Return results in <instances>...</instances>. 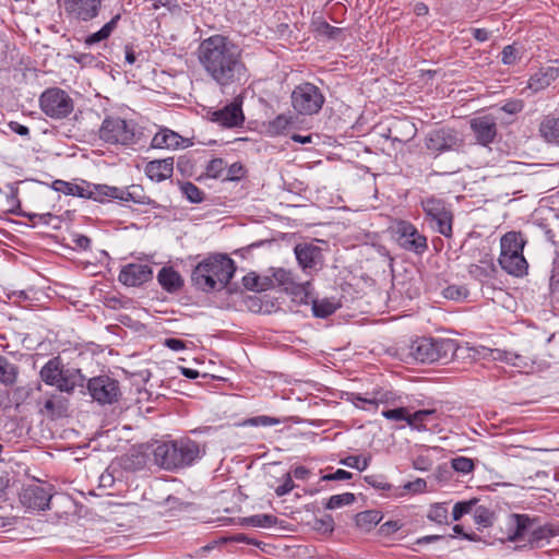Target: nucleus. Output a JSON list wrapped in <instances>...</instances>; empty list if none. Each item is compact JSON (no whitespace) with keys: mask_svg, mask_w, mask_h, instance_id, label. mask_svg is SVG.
<instances>
[{"mask_svg":"<svg viewBox=\"0 0 559 559\" xmlns=\"http://www.w3.org/2000/svg\"><path fill=\"white\" fill-rule=\"evenodd\" d=\"M409 426L418 431H439L437 411L421 409L413 413Z\"/></svg>","mask_w":559,"mask_h":559,"instance_id":"obj_24","label":"nucleus"},{"mask_svg":"<svg viewBox=\"0 0 559 559\" xmlns=\"http://www.w3.org/2000/svg\"><path fill=\"white\" fill-rule=\"evenodd\" d=\"M243 176V167L239 163H234L229 166L226 180H238Z\"/></svg>","mask_w":559,"mask_h":559,"instance_id":"obj_60","label":"nucleus"},{"mask_svg":"<svg viewBox=\"0 0 559 559\" xmlns=\"http://www.w3.org/2000/svg\"><path fill=\"white\" fill-rule=\"evenodd\" d=\"M294 487H295V484L293 481L292 475L286 474L285 478H284V483L275 489V493L277 497H283V496L289 493L294 489Z\"/></svg>","mask_w":559,"mask_h":559,"instance_id":"obj_57","label":"nucleus"},{"mask_svg":"<svg viewBox=\"0 0 559 559\" xmlns=\"http://www.w3.org/2000/svg\"><path fill=\"white\" fill-rule=\"evenodd\" d=\"M460 144L461 141L457 136V132L449 128L432 130L425 139L426 148L436 155L455 150Z\"/></svg>","mask_w":559,"mask_h":559,"instance_id":"obj_14","label":"nucleus"},{"mask_svg":"<svg viewBox=\"0 0 559 559\" xmlns=\"http://www.w3.org/2000/svg\"><path fill=\"white\" fill-rule=\"evenodd\" d=\"M253 526L272 527L277 523V518L271 514H257L248 519Z\"/></svg>","mask_w":559,"mask_h":559,"instance_id":"obj_47","label":"nucleus"},{"mask_svg":"<svg viewBox=\"0 0 559 559\" xmlns=\"http://www.w3.org/2000/svg\"><path fill=\"white\" fill-rule=\"evenodd\" d=\"M39 107L47 117L61 120L72 114L74 100L64 90L49 87L39 96Z\"/></svg>","mask_w":559,"mask_h":559,"instance_id":"obj_8","label":"nucleus"},{"mask_svg":"<svg viewBox=\"0 0 559 559\" xmlns=\"http://www.w3.org/2000/svg\"><path fill=\"white\" fill-rule=\"evenodd\" d=\"M355 501V496L352 492H344L341 495L331 496L325 503V508L330 510L338 509L344 506H349Z\"/></svg>","mask_w":559,"mask_h":559,"instance_id":"obj_39","label":"nucleus"},{"mask_svg":"<svg viewBox=\"0 0 559 559\" xmlns=\"http://www.w3.org/2000/svg\"><path fill=\"white\" fill-rule=\"evenodd\" d=\"M45 412L51 417H61L67 413V401L57 395H51L44 403Z\"/></svg>","mask_w":559,"mask_h":559,"instance_id":"obj_34","label":"nucleus"},{"mask_svg":"<svg viewBox=\"0 0 559 559\" xmlns=\"http://www.w3.org/2000/svg\"><path fill=\"white\" fill-rule=\"evenodd\" d=\"M341 304L333 298H322L312 301V312L317 318H328L333 314Z\"/></svg>","mask_w":559,"mask_h":559,"instance_id":"obj_31","label":"nucleus"},{"mask_svg":"<svg viewBox=\"0 0 559 559\" xmlns=\"http://www.w3.org/2000/svg\"><path fill=\"white\" fill-rule=\"evenodd\" d=\"M539 134L546 142L559 144V117L545 116L539 124Z\"/></svg>","mask_w":559,"mask_h":559,"instance_id":"obj_25","label":"nucleus"},{"mask_svg":"<svg viewBox=\"0 0 559 559\" xmlns=\"http://www.w3.org/2000/svg\"><path fill=\"white\" fill-rule=\"evenodd\" d=\"M52 188L56 191L61 192L66 195H73V197H80V198H85V195H90L87 182H83L82 185H76V183L64 181V180H55L52 182Z\"/></svg>","mask_w":559,"mask_h":559,"instance_id":"obj_29","label":"nucleus"},{"mask_svg":"<svg viewBox=\"0 0 559 559\" xmlns=\"http://www.w3.org/2000/svg\"><path fill=\"white\" fill-rule=\"evenodd\" d=\"M428 519L438 524L447 523L448 521V508L444 503H435L430 507L428 512Z\"/></svg>","mask_w":559,"mask_h":559,"instance_id":"obj_43","label":"nucleus"},{"mask_svg":"<svg viewBox=\"0 0 559 559\" xmlns=\"http://www.w3.org/2000/svg\"><path fill=\"white\" fill-rule=\"evenodd\" d=\"M471 129L477 143L487 146L497 136V118L492 115H483L471 119Z\"/></svg>","mask_w":559,"mask_h":559,"instance_id":"obj_16","label":"nucleus"},{"mask_svg":"<svg viewBox=\"0 0 559 559\" xmlns=\"http://www.w3.org/2000/svg\"><path fill=\"white\" fill-rule=\"evenodd\" d=\"M313 528L318 532L332 533L334 530L333 518L326 514L320 519H316L313 522Z\"/></svg>","mask_w":559,"mask_h":559,"instance_id":"obj_50","label":"nucleus"},{"mask_svg":"<svg viewBox=\"0 0 559 559\" xmlns=\"http://www.w3.org/2000/svg\"><path fill=\"white\" fill-rule=\"evenodd\" d=\"M474 520L476 524L488 527L492 524V513L488 509L479 507L475 511Z\"/></svg>","mask_w":559,"mask_h":559,"instance_id":"obj_49","label":"nucleus"},{"mask_svg":"<svg viewBox=\"0 0 559 559\" xmlns=\"http://www.w3.org/2000/svg\"><path fill=\"white\" fill-rule=\"evenodd\" d=\"M8 211L15 213L16 209L20 206V201L17 199V189L10 187V192L7 195Z\"/></svg>","mask_w":559,"mask_h":559,"instance_id":"obj_59","label":"nucleus"},{"mask_svg":"<svg viewBox=\"0 0 559 559\" xmlns=\"http://www.w3.org/2000/svg\"><path fill=\"white\" fill-rule=\"evenodd\" d=\"M272 277L278 286L295 297L306 296L310 286L309 282L305 284L298 283L290 271L282 267L274 270Z\"/></svg>","mask_w":559,"mask_h":559,"instance_id":"obj_19","label":"nucleus"},{"mask_svg":"<svg viewBox=\"0 0 559 559\" xmlns=\"http://www.w3.org/2000/svg\"><path fill=\"white\" fill-rule=\"evenodd\" d=\"M524 108V103L521 99H511L508 100L500 110L508 115H516L521 112Z\"/></svg>","mask_w":559,"mask_h":559,"instance_id":"obj_55","label":"nucleus"},{"mask_svg":"<svg viewBox=\"0 0 559 559\" xmlns=\"http://www.w3.org/2000/svg\"><path fill=\"white\" fill-rule=\"evenodd\" d=\"M153 277V270L148 264L129 263L119 273L118 280L128 287L141 286Z\"/></svg>","mask_w":559,"mask_h":559,"instance_id":"obj_15","label":"nucleus"},{"mask_svg":"<svg viewBox=\"0 0 559 559\" xmlns=\"http://www.w3.org/2000/svg\"><path fill=\"white\" fill-rule=\"evenodd\" d=\"M452 468L461 474H469L475 468L474 460L465 456H457L451 460Z\"/></svg>","mask_w":559,"mask_h":559,"instance_id":"obj_44","label":"nucleus"},{"mask_svg":"<svg viewBox=\"0 0 559 559\" xmlns=\"http://www.w3.org/2000/svg\"><path fill=\"white\" fill-rule=\"evenodd\" d=\"M251 426H275L280 424V419L266 415L255 416L247 421Z\"/></svg>","mask_w":559,"mask_h":559,"instance_id":"obj_53","label":"nucleus"},{"mask_svg":"<svg viewBox=\"0 0 559 559\" xmlns=\"http://www.w3.org/2000/svg\"><path fill=\"white\" fill-rule=\"evenodd\" d=\"M290 123L292 117L280 115L273 121L270 122L269 130L274 134H280L284 132Z\"/></svg>","mask_w":559,"mask_h":559,"instance_id":"obj_48","label":"nucleus"},{"mask_svg":"<svg viewBox=\"0 0 559 559\" xmlns=\"http://www.w3.org/2000/svg\"><path fill=\"white\" fill-rule=\"evenodd\" d=\"M294 251L304 271L316 269L322 259L321 249L313 245L299 243Z\"/></svg>","mask_w":559,"mask_h":559,"instance_id":"obj_21","label":"nucleus"},{"mask_svg":"<svg viewBox=\"0 0 559 559\" xmlns=\"http://www.w3.org/2000/svg\"><path fill=\"white\" fill-rule=\"evenodd\" d=\"M103 0H61V7L70 22L87 23L98 17Z\"/></svg>","mask_w":559,"mask_h":559,"instance_id":"obj_11","label":"nucleus"},{"mask_svg":"<svg viewBox=\"0 0 559 559\" xmlns=\"http://www.w3.org/2000/svg\"><path fill=\"white\" fill-rule=\"evenodd\" d=\"M180 191L191 203H201L204 200V192L190 181L180 183Z\"/></svg>","mask_w":559,"mask_h":559,"instance_id":"obj_38","label":"nucleus"},{"mask_svg":"<svg viewBox=\"0 0 559 559\" xmlns=\"http://www.w3.org/2000/svg\"><path fill=\"white\" fill-rule=\"evenodd\" d=\"M160 286L169 292H176L182 286V281L178 272L173 267H162L157 275Z\"/></svg>","mask_w":559,"mask_h":559,"instance_id":"obj_28","label":"nucleus"},{"mask_svg":"<svg viewBox=\"0 0 559 559\" xmlns=\"http://www.w3.org/2000/svg\"><path fill=\"white\" fill-rule=\"evenodd\" d=\"M382 416L389 420L394 421H406L409 425V420L412 419V414L405 407H397L394 409H383L381 412Z\"/></svg>","mask_w":559,"mask_h":559,"instance_id":"obj_42","label":"nucleus"},{"mask_svg":"<svg viewBox=\"0 0 559 559\" xmlns=\"http://www.w3.org/2000/svg\"><path fill=\"white\" fill-rule=\"evenodd\" d=\"M427 483L423 478H417L413 481L406 483L403 487L404 489L412 491L414 493L424 492L426 489Z\"/></svg>","mask_w":559,"mask_h":559,"instance_id":"obj_58","label":"nucleus"},{"mask_svg":"<svg viewBox=\"0 0 559 559\" xmlns=\"http://www.w3.org/2000/svg\"><path fill=\"white\" fill-rule=\"evenodd\" d=\"M198 60L219 87L240 85L249 79L241 49L224 35L216 34L203 39L198 48Z\"/></svg>","mask_w":559,"mask_h":559,"instance_id":"obj_1","label":"nucleus"},{"mask_svg":"<svg viewBox=\"0 0 559 559\" xmlns=\"http://www.w3.org/2000/svg\"><path fill=\"white\" fill-rule=\"evenodd\" d=\"M90 195H85L87 199H94L95 201L103 202L107 198L118 199L120 189L117 187H110L107 185H91L88 183Z\"/></svg>","mask_w":559,"mask_h":559,"instance_id":"obj_32","label":"nucleus"},{"mask_svg":"<svg viewBox=\"0 0 559 559\" xmlns=\"http://www.w3.org/2000/svg\"><path fill=\"white\" fill-rule=\"evenodd\" d=\"M421 206L427 219L430 224H435L432 228L445 238H451L453 214L444 202L436 198H428L421 201Z\"/></svg>","mask_w":559,"mask_h":559,"instance_id":"obj_10","label":"nucleus"},{"mask_svg":"<svg viewBox=\"0 0 559 559\" xmlns=\"http://www.w3.org/2000/svg\"><path fill=\"white\" fill-rule=\"evenodd\" d=\"M87 390L92 399L100 405L114 404L121 395L119 382L109 376L90 379Z\"/></svg>","mask_w":559,"mask_h":559,"instance_id":"obj_12","label":"nucleus"},{"mask_svg":"<svg viewBox=\"0 0 559 559\" xmlns=\"http://www.w3.org/2000/svg\"><path fill=\"white\" fill-rule=\"evenodd\" d=\"M558 78L559 67L548 66L540 68L530 78L527 82V88H530L533 93H538L548 87Z\"/></svg>","mask_w":559,"mask_h":559,"instance_id":"obj_23","label":"nucleus"},{"mask_svg":"<svg viewBox=\"0 0 559 559\" xmlns=\"http://www.w3.org/2000/svg\"><path fill=\"white\" fill-rule=\"evenodd\" d=\"M164 344L166 347L175 352H180L186 348L185 342L179 338H166Z\"/></svg>","mask_w":559,"mask_h":559,"instance_id":"obj_62","label":"nucleus"},{"mask_svg":"<svg viewBox=\"0 0 559 559\" xmlns=\"http://www.w3.org/2000/svg\"><path fill=\"white\" fill-rule=\"evenodd\" d=\"M455 352L449 338L419 337L409 345V356L423 364L448 361Z\"/></svg>","mask_w":559,"mask_h":559,"instance_id":"obj_6","label":"nucleus"},{"mask_svg":"<svg viewBox=\"0 0 559 559\" xmlns=\"http://www.w3.org/2000/svg\"><path fill=\"white\" fill-rule=\"evenodd\" d=\"M393 128L404 130V138L406 140L412 139L416 134L415 124L407 119L397 120L394 123Z\"/></svg>","mask_w":559,"mask_h":559,"instance_id":"obj_52","label":"nucleus"},{"mask_svg":"<svg viewBox=\"0 0 559 559\" xmlns=\"http://www.w3.org/2000/svg\"><path fill=\"white\" fill-rule=\"evenodd\" d=\"M314 31L329 39H335L342 33V28L330 25L325 21L313 22Z\"/></svg>","mask_w":559,"mask_h":559,"instance_id":"obj_41","label":"nucleus"},{"mask_svg":"<svg viewBox=\"0 0 559 559\" xmlns=\"http://www.w3.org/2000/svg\"><path fill=\"white\" fill-rule=\"evenodd\" d=\"M73 242L80 249L86 250L91 247V239L83 235H75L73 238Z\"/></svg>","mask_w":559,"mask_h":559,"instance_id":"obj_63","label":"nucleus"},{"mask_svg":"<svg viewBox=\"0 0 559 559\" xmlns=\"http://www.w3.org/2000/svg\"><path fill=\"white\" fill-rule=\"evenodd\" d=\"M16 376V367L5 357L0 356V382L5 385H11L15 382Z\"/></svg>","mask_w":559,"mask_h":559,"instance_id":"obj_35","label":"nucleus"},{"mask_svg":"<svg viewBox=\"0 0 559 559\" xmlns=\"http://www.w3.org/2000/svg\"><path fill=\"white\" fill-rule=\"evenodd\" d=\"M352 478V473L345 471V469H337L336 472L332 474H326L322 476V480H346Z\"/></svg>","mask_w":559,"mask_h":559,"instance_id":"obj_61","label":"nucleus"},{"mask_svg":"<svg viewBox=\"0 0 559 559\" xmlns=\"http://www.w3.org/2000/svg\"><path fill=\"white\" fill-rule=\"evenodd\" d=\"M324 104V96L320 88L312 83L305 82L297 85L292 93L293 108L300 115H314Z\"/></svg>","mask_w":559,"mask_h":559,"instance_id":"obj_9","label":"nucleus"},{"mask_svg":"<svg viewBox=\"0 0 559 559\" xmlns=\"http://www.w3.org/2000/svg\"><path fill=\"white\" fill-rule=\"evenodd\" d=\"M236 271L235 262L224 254L211 255L192 271L191 280L202 292H212L227 286Z\"/></svg>","mask_w":559,"mask_h":559,"instance_id":"obj_3","label":"nucleus"},{"mask_svg":"<svg viewBox=\"0 0 559 559\" xmlns=\"http://www.w3.org/2000/svg\"><path fill=\"white\" fill-rule=\"evenodd\" d=\"M393 397L391 392L377 391L371 397L355 396V405L365 411H377L380 404L389 403Z\"/></svg>","mask_w":559,"mask_h":559,"instance_id":"obj_27","label":"nucleus"},{"mask_svg":"<svg viewBox=\"0 0 559 559\" xmlns=\"http://www.w3.org/2000/svg\"><path fill=\"white\" fill-rule=\"evenodd\" d=\"M393 397L391 392L377 391L371 397L355 396V405L365 411H377L380 404L389 403Z\"/></svg>","mask_w":559,"mask_h":559,"instance_id":"obj_26","label":"nucleus"},{"mask_svg":"<svg viewBox=\"0 0 559 559\" xmlns=\"http://www.w3.org/2000/svg\"><path fill=\"white\" fill-rule=\"evenodd\" d=\"M492 356L495 359L504 360L515 367H520V360L522 357L520 355L513 353H502L499 349L492 352Z\"/></svg>","mask_w":559,"mask_h":559,"instance_id":"obj_51","label":"nucleus"},{"mask_svg":"<svg viewBox=\"0 0 559 559\" xmlns=\"http://www.w3.org/2000/svg\"><path fill=\"white\" fill-rule=\"evenodd\" d=\"M211 119L224 128L239 127L245 120L241 104L230 103L224 108L213 111Z\"/></svg>","mask_w":559,"mask_h":559,"instance_id":"obj_18","label":"nucleus"},{"mask_svg":"<svg viewBox=\"0 0 559 559\" xmlns=\"http://www.w3.org/2000/svg\"><path fill=\"white\" fill-rule=\"evenodd\" d=\"M514 521V532L508 536V539L510 542H516L525 538V536L530 535L531 528H532V520L528 518V515L525 514H514L513 515Z\"/></svg>","mask_w":559,"mask_h":559,"instance_id":"obj_30","label":"nucleus"},{"mask_svg":"<svg viewBox=\"0 0 559 559\" xmlns=\"http://www.w3.org/2000/svg\"><path fill=\"white\" fill-rule=\"evenodd\" d=\"M518 60V50L514 46H506L501 52V61L503 64L511 66Z\"/></svg>","mask_w":559,"mask_h":559,"instance_id":"obj_54","label":"nucleus"},{"mask_svg":"<svg viewBox=\"0 0 559 559\" xmlns=\"http://www.w3.org/2000/svg\"><path fill=\"white\" fill-rule=\"evenodd\" d=\"M226 168V163L222 158H213L205 168V175L209 178L217 179L222 177Z\"/></svg>","mask_w":559,"mask_h":559,"instance_id":"obj_45","label":"nucleus"},{"mask_svg":"<svg viewBox=\"0 0 559 559\" xmlns=\"http://www.w3.org/2000/svg\"><path fill=\"white\" fill-rule=\"evenodd\" d=\"M118 200L121 201H132L139 204H147L150 203V199L142 194V188L140 186H131L127 190L120 189V193L118 195Z\"/></svg>","mask_w":559,"mask_h":559,"instance_id":"obj_36","label":"nucleus"},{"mask_svg":"<svg viewBox=\"0 0 559 559\" xmlns=\"http://www.w3.org/2000/svg\"><path fill=\"white\" fill-rule=\"evenodd\" d=\"M189 139H185L177 132L164 128L160 129L152 139L151 146L153 148L178 150L190 146Z\"/></svg>","mask_w":559,"mask_h":559,"instance_id":"obj_20","label":"nucleus"},{"mask_svg":"<svg viewBox=\"0 0 559 559\" xmlns=\"http://www.w3.org/2000/svg\"><path fill=\"white\" fill-rule=\"evenodd\" d=\"M396 241L401 248L416 254H423L428 249L427 238L406 221L396 223Z\"/></svg>","mask_w":559,"mask_h":559,"instance_id":"obj_13","label":"nucleus"},{"mask_svg":"<svg viewBox=\"0 0 559 559\" xmlns=\"http://www.w3.org/2000/svg\"><path fill=\"white\" fill-rule=\"evenodd\" d=\"M144 173L152 181L162 182L173 176L174 158L151 160L145 165Z\"/></svg>","mask_w":559,"mask_h":559,"instance_id":"obj_22","label":"nucleus"},{"mask_svg":"<svg viewBox=\"0 0 559 559\" xmlns=\"http://www.w3.org/2000/svg\"><path fill=\"white\" fill-rule=\"evenodd\" d=\"M39 377L47 385L56 386L60 392L72 393L76 386H83L84 376L80 369L64 368L57 356L49 359L40 369Z\"/></svg>","mask_w":559,"mask_h":559,"instance_id":"obj_5","label":"nucleus"},{"mask_svg":"<svg viewBox=\"0 0 559 559\" xmlns=\"http://www.w3.org/2000/svg\"><path fill=\"white\" fill-rule=\"evenodd\" d=\"M120 20V15H115L109 22H107L99 31L88 35L84 43L87 46H93L97 43H100L105 39H107L111 33L117 27L118 21Z\"/></svg>","mask_w":559,"mask_h":559,"instance_id":"obj_33","label":"nucleus"},{"mask_svg":"<svg viewBox=\"0 0 559 559\" xmlns=\"http://www.w3.org/2000/svg\"><path fill=\"white\" fill-rule=\"evenodd\" d=\"M552 536L554 533L550 527L539 526L537 528L531 530L527 542L532 547H540L543 546L544 540H548Z\"/></svg>","mask_w":559,"mask_h":559,"instance_id":"obj_37","label":"nucleus"},{"mask_svg":"<svg viewBox=\"0 0 559 559\" xmlns=\"http://www.w3.org/2000/svg\"><path fill=\"white\" fill-rule=\"evenodd\" d=\"M243 286L249 290L263 292L267 289L265 280L261 278L255 273H249L242 278Z\"/></svg>","mask_w":559,"mask_h":559,"instance_id":"obj_40","label":"nucleus"},{"mask_svg":"<svg viewBox=\"0 0 559 559\" xmlns=\"http://www.w3.org/2000/svg\"><path fill=\"white\" fill-rule=\"evenodd\" d=\"M526 240L521 231H508L500 239L499 264L508 274L521 277L527 273L528 263L523 255Z\"/></svg>","mask_w":559,"mask_h":559,"instance_id":"obj_4","label":"nucleus"},{"mask_svg":"<svg viewBox=\"0 0 559 559\" xmlns=\"http://www.w3.org/2000/svg\"><path fill=\"white\" fill-rule=\"evenodd\" d=\"M205 453V444L185 437L158 443L153 451V457L155 464L160 468L175 472L192 466Z\"/></svg>","mask_w":559,"mask_h":559,"instance_id":"obj_2","label":"nucleus"},{"mask_svg":"<svg viewBox=\"0 0 559 559\" xmlns=\"http://www.w3.org/2000/svg\"><path fill=\"white\" fill-rule=\"evenodd\" d=\"M370 457H362L359 455H350L341 461V464L350 468H356L360 472L367 469L369 466Z\"/></svg>","mask_w":559,"mask_h":559,"instance_id":"obj_46","label":"nucleus"},{"mask_svg":"<svg viewBox=\"0 0 559 559\" xmlns=\"http://www.w3.org/2000/svg\"><path fill=\"white\" fill-rule=\"evenodd\" d=\"M472 502H456L452 510V518L459 521L464 514L471 511Z\"/></svg>","mask_w":559,"mask_h":559,"instance_id":"obj_56","label":"nucleus"},{"mask_svg":"<svg viewBox=\"0 0 559 559\" xmlns=\"http://www.w3.org/2000/svg\"><path fill=\"white\" fill-rule=\"evenodd\" d=\"M50 499L51 493L39 485L26 486L20 493V500L27 509L46 510L49 508Z\"/></svg>","mask_w":559,"mask_h":559,"instance_id":"obj_17","label":"nucleus"},{"mask_svg":"<svg viewBox=\"0 0 559 559\" xmlns=\"http://www.w3.org/2000/svg\"><path fill=\"white\" fill-rule=\"evenodd\" d=\"M310 471L305 466H297L293 471V475L297 479H307Z\"/></svg>","mask_w":559,"mask_h":559,"instance_id":"obj_64","label":"nucleus"},{"mask_svg":"<svg viewBox=\"0 0 559 559\" xmlns=\"http://www.w3.org/2000/svg\"><path fill=\"white\" fill-rule=\"evenodd\" d=\"M99 139L108 144L129 146L139 142L141 132L133 121L107 117L98 130Z\"/></svg>","mask_w":559,"mask_h":559,"instance_id":"obj_7","label":"nucleus"}]
</instances>
